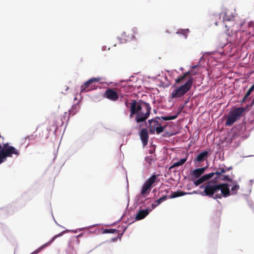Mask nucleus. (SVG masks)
Segmentation results:
<instances>
[{"instance_id": "33", "label": "nucleus", "mask_w": 254, "mask_h": 254, "mask_svg": "<svg viewBox=\"0 0 254 254\" xmlns=\"http://www.w3.org/2000/svg\"><path fill=\"white\" fill-rule=\"evenodd\" d=\"M231 169V167H230V168H227V169H224V170H225V171H226V170L229 171V170H230Z\"/></svg>"}, {"instance_id": "29", "label": "nucleus", "mask_w": 254, "mask_h": 254, "mask_svg": "<svg viewBox=\"0 0 254 254\" xmlns=\"http://www.w3.org/2000/svg\"><path fill=\"white\" fill-rule=\"evenodd\" d=\"M68 231V230H66V231ZM65 232V231H64L61 232L59 234L56 235L55 237H56V238H57L58 237L62 236L64 233Z\"/></svg>"}, {"instance_id": "3", "label": "nucleus", "mask_w": 254, "mask_h": 254, "mask_svg": "<svg viewBox=\"0 0 254 254\" xmlns=\"http://www.w3.org/2000/svg\"><path fill=\"white\" fill-rule=\"evenodd\" d=\"M192 71H188L183 75L178 76L175 79L176 84H182L181 85L175 88L172 91L171 97L172 98H178L182 97L186 94L191 88L193 78L190 77L186 81L185 79L189 75H195Z\"/></svg>"}, {"instance_id": "28", "label": "nucleus", "mask_w": 254, "mask_h": 254, "mask_svg": "<svg viewBox=\"0 0 254 254\" xmlns=\"http://www.w3.org/2000/svg\"><path fill=\"white\" fill-rule=\"evenodd\" d=\"M157 206H158V205H157V203H156V202H155L154 203H153L151 204V207H148L147 208H146V209H150V212H151L153 209H154Z\"/></svg>"}, {"instance_id": "9", "label": "nucleus", "mask_w": 254, "mask_h": 254, "mask_svg": "<svg viewBox=\"0 0 254 254\" xmlns=\"http://www.w3.org/2000/svg\"><path fill=\"white\" fill-rule=\"evenodd\" d=\"M138 34V30L137 27H133L131 29V33L130 34H128L127 38L124 39L123 41L120 40V43H124L127 41H129L131 40H134L136 39L135 35Z\"/></svg>"}, {"instance_id": "24", "label": "nucleus", "mask_w": 254, "mask_h": 254, "mask_svg": "<svg viewBox=\"0 0 254 254\" xmlns=\"http://www.w3.org/2000/svg\"><path fill=\"white\" fill-rule=\"evenodd\" d=\"M167 196L164 195L158 199H157L155 202L157 203V205H159L161 203H162L163 201H165L167 199Z\"/></svg>"}, {"instance_id": "31", "label": "nucleus", "mask_w": 254, "mask_h": 254, "mask_svg": "<svg viewBox=\"0 0 254 254\" xmlns=\"http://www.w3.org/2000/svg\"><path fill=\"white\" fill-rule=\"evenodd\" d=\"M39 253V251L37 249L35 251H34V252H33L32 253H31L30 254H37Z\"/></svg>"}, {"instance_id": "34", "label": "nucleus", "mask_w": 254, "mask_h": 254, "mask_svg": "<svg viewBox=\"0 0 254 254\" xmlns=\"http://www.w3.org/2000/svg\"><path fill=\"white\" fill-rule=\"evenodd\" d=\"M197 65H196L193 66H192V68H195V67H197Z\"/></svg>"}, {"instance_id": "14", "label": "nucleus", "mask_w": 254, "mask_h": 254, "mask_svg": "<svg viewBox=\"0 0 254 254\" xmlns=\"http://www.w3.org/2000/svg\"><path fill=\"white\" fill-rule=\"evenodd\" d=\"M208 152L204 151L198 154L196 158L193 160L194 162L196 164L197 162H201L207 158L208 156Z\"/></svg>"}, {"instance_id": "20", "label": "nucleus", "mask_w": 254, "mask_h": 254, "mask_svg": "<svg viewBox=\"0 0 254 254\" xmlns=\"http://www.w3.org/2000/svg\"><path fill=\"white\" fill-rule=\"evenodd\" d=\"M56 239V237H55V236H54L48 242L45 243V244L41 246L40 247H39L37 250L40 252L42 250L45 248L47 246L50 245Z\"/></svg>"}, {"instance_id": "13", "label": "nucleus", "mask_w": 254, "mask_h": 254, "mask_svg": "<svg viewBox=\"0 0 254 254\" xmlns=\"http://www.w3.org/2000/svg\"><path fill=\"white\" fill-rule=\"evenodd\" d=\"M150 212V209H143L140 210L137 213L135 219L137 220H139L145 218Z\"/></svg>"}, {"instance_id": "2", "label": "nucleus", "mask_w": 254, "mask_h": 254, "mask_svg": "<svg viewBox=\"0 0 254 254\" xmlns=\"http://www.w3.org/2000/svg\"><path fill=\"white\" fill-rule=\"evenodd\" d=\"M150 105L139 100H132L130 104L129 118H134L136 123L145 122L149 117L151 112Z\"/></svg>"}, {"instance_id": "10", "label": "nucleus", "mask_w": 254, "mask_h": 254, "mask_svg": "<svg viewBox=\"0 0 254 254\" xmlns=\"http://www.w3.org/2000/svg\"><path fill=\"white\" fill-rule=\"evenodd\" d=\"M154 159L152 156H147L145 158L143 163V171L147 172L149 171L152 165Z\"/></svg>"}, {"instance_id": "12", "label": "nucleus", "mask_w": 254, "mask_h": 254, "mask_svg": "<svg viewBox=\"0 0 254 254\" xmlns=\"http://www.w3.org/2000/svg\"><path fill=\"white\" fill-rule=\"evenodd\" d=\"M244 21H240L239 22H235L234 21L233 23H231L232 26L229 29H231V31L233 32H237L238 31L240 30L242 26L244 24Z\"/></svg>"}, {"instance_id": "1", "label": "nucleus", "mask_w": 254, "mask_h": 254, "mask_svg": "<svg viewBox=\"0 0 254 254\" xmlns=\"http://www.w3.org/2000/svg\"><path fill=\"white\" fill-rule=\"evenodd\" d=\"M219 178L221 180L228 181L229 182L220 184L213 182L208 183L204 187V191L206 195L214 198H221L237 193L240 189V186L236 181H233L227 175L221 176Z\"/></svg>"}, {"instance_id": "6", "label": "nucleus", "mask_w": 254, "mask_h": 254, "mask_svg": "<svg viewBox=\"0 0 254 254\" xmlns=\"http://www.w3.org/2000/svg\"><path fill=\"white\" fill-rule=\"evenodd\" d=\"M220 17L223 18V22L225 27L228 28V30L231 28V23H234V21L236 20L235 16L231 14L229 11H226L221 13Z\"/></svg>"}, {"instance_id": "4", "label": "nucleus", "mask_w": 254, "mask_h": 254, "mask_svg": "<svg viewBox=\"0 0 254 254\" xmlns=\"http://www.w3.org/2000/svg\"><path fill=\"white\" fill-rule=\"evenodd\" d=\"M156 176L154 175L148 178L142 187L140 194L137 195L136 199L138 203H141L143 202L144 197L142 195L146 196L149 194L152 185L155 182Z\"/></svg>"}, {"instance_id": "32", "label": "nucleus", "mask_w": 254, "mask_h": 254, "mask_svg": "<svg viewBox=\"0 0 254 254\" xmlns=\"http://www.w3.org/2000/svg\"><path fill=\"white\" fill-rule=\"evenodd\" d=\"M106 49V46H103L102 48V49L103 51L105 50Z\"/></svg>"}, {"instance_id": "27", "label": "nucleus", "mask_w": 254, "mask_h": 254, "mask_svg": "<svg viewBox=\"0 0 254 254\" xmlns=\"http://www.w3.org/2000/svg\"><path fill=\"white\" fill-rule=\"evenodd\" d=\"M128 35H126V33L125 32H123L122 34H121V38L120 37H118V39H119V40L120 41V40H121L122 41H123V40L124 39H125V38H127V37Z\"/></svg>"}, {"instance_id": "21", "label": "nucleus", "mask_w": 254, "mask_h": 254, "mask_svg": "<svg viewBox=\"0 0 254 254\" xmlns=\"http://www.w3.org/2000/svg\"><path fill=\"white\" fill-rule=\"evenodd\" d=\"M254 90V84L249 88V89L247 92L244 98V100H246L252 93V92Z\"/></svg>"}, {"instance_id": "30", "label": "nucleus", "mask_w": 254, "mask_h": 254, "mask_svg": "<svg viewBox=\"0 0 254 254\" xmlns=\"http://www.w3.org/2000/svg\"><path fill=\"white\" fill-rule=\"evenodd\" d=\"M186 194H187V193L181 192H180V194L179 195L173 196H172V197H175L179 196H183Z\"/></svg>"}, {"instance_id": "15", "label": "nucleus", "mask_w": 254, "mask_h": 254, "mask_svg": "<svg viewBox=\"0 0 254 254\" xmlns=\"http://www.w3.org/2000/svg\"><path fill=\"white\" fill-rule=\"evenodd\" d=\"M148 123L149 124L150 131L151 132H154L156 127L160 125V123L157 119L149 120Z\"/></svg>"}, {"instance_id": "35", "label": "nucleus", "mask_w": 254, "mask_h": 254, "mask_svg": "<svg viewBox=\"0 0 254 254\" xmlns=\"http://www.w3.org/2000/svg\"><path fill=\"white\" fill-rule=\"evenodd\" d=\"M183 69V67H181L180 68V70H182Z\"/></svg>"}, {"instance_id": "23", "label": "nucleus", "mask_w": 254, "mask_h": 254, "mask_svg": "<svg viewBox=\"0 0 254 254\" xmlns=\"http://www.w3.org/2000/svg\"><path fill=\"white\" fill-rule=\"evenodd\" d=\"M204 181H205V179L203 178V177L202 176L201 178L197 179L196 180L194 181L193 183L196 186H197L199 185L202 183L203 182H204Z\"/></svg>"}, {"instance_id": "7", "label": "nucleus", "mask_w": 254, "mask_h": 254, "mask_svg": "<svg viewBox=\"0 0 254 254\" xmlns=\"http://www.w3.org/2000/svg\"><path fill=\"white\" fill-rule=\"evenodd\" d=\"M100 77H92L85 82L83 85L81 86V92H87L92 89L89 88V85L94 82H98L101 80Z\"/></svg>"}, {"instance_id": "5", "label": "nucleus", "mask_w": 254, "mask_h": 254, "mask_svg": "<svg viewBox=\"0 0 254 254\" xmlns=\"http://www.w3.org/2000/svg\"><path fill=\"white\" fill-rule=\"evenodd\" d=\"M244 109L241 108H238L231 112L227 118L226 125L230 126L232 125L241 116Z\"/></svg>"}, {"instance_id": "11", "label": "nucleus", "mask_w": 254, "mask_h": 254, "mask_svg": "<svg viewBox=\"0 0 254 254\" xmlns=\"http://www.w3.org/2000/svg\"><path fill=\"white\" fill-rule=\"evenodd\" d=\"M139 136L143 146H145L148 142V135L146 129H142L139 133Z\"/></svg>"}, {"instance_id": "17", "label": "nucleus", "mask_w": 254, "mask_h": 254, "mask_svg": "<svg viewBox=\"0 0 254 254\" xmlns=\"http://www.w3.org/2000/svg\"><path fill=\"white\" fill-rule=\"evenodd\" d=\"M205 168V167H203L194 170L192 173V177L194 178H197L199 177L204 173Z\"/></svg>"}, {"instance_id": "16", "label": "nucleus", "mask_w": 254, "mask_h": 254, "mask_svg": "<svg viewBox=\"0 0 254 254\" xmlns=\"http://www.w3.org/2000/svg\"><path fill=\"white\" fill-rule=\"evenodd\" d=\"M225 172V170H224V167H221L219 169V170L216 171L215 173H210L205 175H203V178L205 179V181H206L211 178H212L215 174L217 175H221V174Z\"/></svg>"}, {"instance_id": "36", "label": "nucleus", "mask_w": 254, "mask_h": 254, "mask_svg": "<svg viewBox=\"0 0 254 254\" xmlns=\"http://www.w3.org/2000/svg\"><path fill=\"white\" fill-rule=\"evenodd\" d=\"M215 24L216 25H217V22H216L215 23Z\"/></svg>"}, {"instance_id": "26", "label": "nucleus", "mask_w": 254, "mask_h": 254, "mask_svg": "<svg viewBox=\"0 0 254 254\" xmlns=\"http://www.w3.org/2000/svg\"><path fill=\"white\" fill-rule=\"evenodd\" d=\"M117 230L114 229H107L104 231V233H114L115 232H117Z\"/></svg>"}, {"instance_id": "18", "label": "nucleus", "mask_w": 254, "mask_h": 254, "mask_svg": "<svg viewBox=\"0 0 254 254\" xmlns=\"http://www.w3.org/2000/svg\"><path fill=\"white\" fill-rule=\"evenodd\" d=\"M187 160V157L181 159L179 161L173 163L170 169L178 167L184 164Z\"/></svg>"}, {"instance_id": "25", "label": "nucleus", "mask_w": 254, "mask_h": 254, "mask_svg": "<svg viewBox=\"0 0 254 254\" xmlns=\"http://www.w3.org/2000/svg\"><path fill=\"white\" fill-rule=\"evenodd\" d=\"M163 130L164 127L160 125L157 127H156L155 131H156V132L159 134L163 132Z\"/></svg>"}, {"instance_id": "19", "label": "nucleus", "mask_w": 254, "mask_h": 254, "mask_svg": "<svg viewBox=\"0 0 254 254\" xmlns=\"http://www.w3.org/2000/svg\"><path fill=\"white\" fill-rule=\"evenodd\" d=\"M190 30L189 29H179L176 33L178 35H181L183 36L184 38L186 39L188 37V34H189Z\"/></svg>"}, {"instance_id": "22", "label": "nucleus", "mask_w": 254, "mask_h": 254, "mask_svg": "<svg viewBox=\"0 0 254 254\" xmlns=\"http://www.w3.org/2000/svg\"><path fill=\"white\" fill-rule=\"evenodd\" d=\"M178 115L174 116H167L165 117H162V118L165 121H169L174 120L177 118Z\"/></svg>"}, {"instance_id": "8", "label": "nucleus", "mask_w": 254, "mask_h": 254, "mask_svg": "<svg viewBox=\"0 0 254 254\" xmlns=\"http://www.w3.org/2000/svg\"><path fill=\"white\" fill-rule=\"evenodd\" d=\"M104 96L112 101H116L119 98V95L117 92L110 88L105 91Z\"/></svg>"}]
</instances>
